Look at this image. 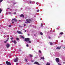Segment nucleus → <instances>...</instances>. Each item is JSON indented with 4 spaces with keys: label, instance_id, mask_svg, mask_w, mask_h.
<instances>
[{
    "label": "nucleus",
    "instance_id": "f257e3e1",
    "mask_svg": "<svg viewBox=\"0 0 65 65\" xmlns=\"http://www.w3.org/2000/svg\"><path fill=\"white\" fill-rule=\"evenodd\" d=\"M55 60L56 62L57 63H60V61H59V58H57L55 59Z\"/></svg>",
    "mask_w": 65,
    "mask_h": 65
},
{
    "label": "nucleus",
    "instance_id": "f03ea898",
    "mask_svg": "<svg viewBox=\"0 0 65 65\" xmlns=\"http://www.w3.org/2000/svg\"><path fill=\"white\" fill-rule=\"evenodd\" d=\"M18 61H19V59H18V57H16L15 59L14 60V62H17Z\"/></svg>",
    "mask_w": 65,
    "mask_h": 65
},
{
    "label": "nucleus",
    "instance_id": "7ed1b4c3",
    "mask_svg": "<svg viewBox=\"0 0 65 65\" xmlns=\"http://www.w3.org/2000/svg\"><path fill=\"white\" fill-rule=\"evenodd\" d=\"M29 40H30V39L28 38H26L24 39L25 41H27H27H29Z\"/></svg>",
    "mask_w": 65,
    "mask_h": 65
},
{
    "label": "nucleus",
    "instance_id": "20e7f679",
    "mask_svg": "<svg viewBox=\"0 0 65 65\" xmlns=\"http://www.w3.org/2000/svg\"><path fill=\"white\" fill-rule=\"evenodd\" d=\"M6 63L7 65H11V63H10L7 61H6Z\"/></svg>",
    "mask_w": 65,
    "mask_h": 65
},
{
    "label": "nucleus",
    "instance_id": "39448f33",
    "mask_svg": "<svg viewBox=\"0 0 65 65\" xmlns=\"http://www.w3.org/2000/svg\"><path fill=\"white\" fill-rule=\"evenodd\" d=\"M6 46L7 47V48H8V47H9L10 46V44H9L8 43H7L6 45Z\"/></svg>",
    "mask_w": 65,
    "mask_h": 65
},
{
    "label": "nucleus",
    "instance_id": "423d86ee",
    "mask_svg": "<svg viewBox=\"0 0 65 65\" xmlns=\"http://www.w3.org/2000/svg\"><path fill=\"white\" fill-rule=\"evenodd\" d=\"M34 64H37V65H39V63H38V62H37V61H36L34 63Z\"/></svg>",
    "mask_w": 65,
    "mask_h": 65
},
{
    "label": "nucleus",
    "instance_id": "0eeeda50",
    "mask_svg": "<svg viewBox=\"0 0 65 65\" xmlns=\"http://www.w3.org/2000/svg\"><path fill=\"white\" fill-rule=\"evenodd\" d=\"M20 17H22V18H24V15L22 14H21L20 15Z\"/></svg>",
    "mask_w": 65,
    "mask_h": 65
},
{
    "label": "nucleus",
    "instance_id": "6e6552de",
    "mask_svg": "<svg viewBox=\"0 0 65 65\" xmlns=\"http://www.w3.org/2000/svg\"><path fill=\"white\" fill-rule=\"evenodd\" d=\"M12 21H14V22H16L17 21V20L15 18L13 19H12Z\"/></svg>",
    "mask_w": 65,
    "mask_h": 65
},
{
    "label": "nucleus",
    "instance_id": "1a4fd4ad",
    "mask_svg": "<svg viewBox=\"0 0 65 65\" xmlns=\"http://www.w3.org/2000/svg\"><path fill=\"white\" fill-rule=\"evenodd\" d=\"M28 20L30 22H32V21H33V19L32 18H31L30 19H29Z\"/></svg>",
    "mask_w": 65,
    "mask_h": 65
},
{
    "label": "nucleus",
    "instance_id": "9d476101",
    "mask_svg": "<svg viewBox=\"0 0 65 65\" xmlns=\"http://www.w3.org/2000/svg\"><path fill=\"white\" fill-rule=\"evenodd\" d=\"M61 47H60L59 46H58L56 48V50H60Z\"/></svg>",
    "mask_w": 65,
    "mask_h": 65
},
{
    "label": "nucleus",
    "instance_id": "9b49d317",
    "mask_svg": "<svg viewBox=\"0 0 65 65\" xmlns=\"http://www.w3.org/2000/svg\"><path fill=\"white\" fill-rule=\"evenodd\" d=\"M12 42H14V44H16V43H17V41H15V40H14V41H12Z\"/></svg>",
    "mask_w": 65,
    "mask_h": 65
},
{
    "label": "nucleus",
    "instance_id": "f8f14e48",
    "mask_svg": "<svg viewBox=\"0 0 65 65\" xmlns=\"http://www.w3.org/2000/svg\"><path fill=\"white\" fill-rule=\"evenodd\" d=\"M26 21L27 22V23H30V21H29V20H28V19H26Z\"/></svg>",
    "mask_w": 65,
    "mask_h": 65
},
{
    "label": "nucleus",
    "instance_id": "ddd939ff",
    "mask_svg": "<svg viewBox=\"0 0 65 65\" xmlns=\"http://www.w3.org/2000/svg\"><path fill=\"white\" fill-rule=\"evenodd\" d=\"M46 65H51V63L50 62H47L46 63Z\"/></svg>",
    "mask_w": 65,
    "mask_h": 65
},
{
    "label": "nucleus",
    "instance_id": "4468645a",
    "mask_svg": "<svg viewBox=\"0 0 65 65\" xmlns=\"http://www.w3.org/2000/svg\"><path fill=\"white\" fill-rule=\"evenodd\" d=\"M17 32L18 33V34H21L22 33V32L21 31H19L18 30L17 31Z\"/></svg>",
    "mask_w": 65,
    "mask_h": 65
},
{
    "label": "nucleus",
    "instance_id": "2eb2a0df",
    "mask_svg": "<svg viewBox=\"0 0 65 65\" xmlns=\"http://www.w3.org/2000/svg\"><path fill=\"white\" fill-rule=\"evenodd\" d=\"M40 59H41L42 60H44V56H43L42 58V57H40Z\"/></svg>",
    "mask_w": 65,
    "mask_h": 65
},
{
    "label": "nucleus",
    "instance_id": "dca6fc26",
    "mask_svg": "<svg viewBox=\"0 0 65 65\" xmlns=\"http://www.w3.org/2000/svg\"><path fill=\"white\" fill-rule=\"evenodd\" d=\"M49 43L51 45H53V43H52V42H50Z\"/></svg>",
    "mask_w": 65,
    "mask_h": 65
},
{
    "label": "nucleus",
    "instance_id": "f3484780",
    "mask_svg": "<svg viewBox=\"0 0 65 65\" xmlns=\"http://www.w3.org/2000/svg\"><path fill=\"white\" fill-rule=\"evenodd\" d=\"M29 55L30 57H31V58L33 57V55L31 54H29Z\"/></svg>",
    "mask_w": 65,
    "mask_h": 65
},
{
    "label": "nucleus",
    "instance_id": "a211bd4d",
    "mask_svg": "<svg viewBox=\"0 0 65 65\" xmlns=\"http://www.w3.org/2000/svg\"><path fill=\"white\" fill-rule=\"evenodd\" d=\"M21 38H23V39H25V37L23 36H21Z\"/></svg>",
    "mask_w": 65,
    "mask_h": 65
},
{
    "label": "nucleus",
    "instance_id": "6ab92c4d",
    "mask_svg": "<svg viewBox=\"0 0 65 65\" xmlns=\"http://www.w3.org/2000/svg\"><path fill=\"white\" fill-rule=\"evenodd\" d=\"M26 62H27V61H28V60L27 59H26L25 58H24Z\"/></svg>",
    "mask_w": 65,
    "mask_h": 65
},
{
    "label": "nucleus",
    "instance_id": "aec40b11",
    "mask_svg": "<svg viewBox=\"0 0 65 65\" xmlns=\"http://www.w3.org/2000/svg\"><path fill=\"white\" fill-rule=\"evenodd\" d=\"M2 9L0 8V13H1V12H2Z\"/></svg>",
    "mask_w": 65,
    "mask_h": 65
},
{
    "label": "nucleus",
    "instance_id": "412c9836",
    "mask_svg": "<svg viewBox=\"0 0 65 65\" xmlns=\"http://www.w3.org/2000/svg\"><path fill=\"white\" fill-rule=\"evenodd\" d=\"M8 41V40H7L6 41H4V43H6V42H7V41Z\"/></svg>",
    "mask_w": 65,
    "mask_h": 65
},
{
    "label": "nucleus",
    "instance_id": "4be33fe9",
    "mask_svg": "<svg viewBox=\"0 0 65 65\" xmlns=\"http://www.w3.org/2000/svg\"><path fill=\"white\" fill-rule=\"evenodd\" d=\"M63 34V32H61L59 34H60V35H62V34Z\"/></svg>",
    "mask_w": 65,
    "mask_h": 65
},
{
    "label": "nucleus",
    "instance_id": "5701e85b",
    "mask_svg": "<svg viewBox=\"0 0 65 65\" xmlns=\"http://www.w3.org/2000/svg\"><path fill=\"white\" fill-rule=\"evenodd\" d=\"M40 35H43V33L41 32H40Z\"/></svg>",
    "mask_w": 65,
    "mask_h": 65
},
{
    "label": "nucleus",
    "instance_id": "b1692460",
    "mask_svg": "<svg viewBox=\"0 0 65 65\" xmlns=\"http://www.w3.org/2000/svg\"><path fill=\"white\" fill-rule=\"evenodd\" d=\"M28 42H29V43H31V41H28Z\"/></svg>",
    "mask_w": 65,
    "mask_h": 65
},
{
    "label": "nucleus",
    "instance_id": "393cba45",
    "mask_svg": "<svg viewBox=\"0 0 65 65\" xmlns=\"http://www.w3.org/2000/svg\"><path fill=\"white\" fill-rule=\"evenodd\" d=\"M16 40H17L18 41V40H20V39H19V38H16Z\"/></svg>",
    "mask_w": 65,
    "mask_h": 65
},
{
    "label": "nucleus",
    "instance_id": "a878e982",
    "mask_svg": "<svg viewBox=\"0 0 65 65\" xmlns=\"http://www.w3.org/2000/svg\"><path fill=\"white\" fill-rule=\"evenodd\" d=\"M26 46H27V47H29V45H28V44H27L26 45Z\"/></svg>",
    "mask_w": 65,
    "mask_h": 65
},
{
    "label": "nucleus",
    "instance_id": "bb28decb",
    "mask_svg": "<svg viewBox=\"0 0 65 65\" xmlns=\"http://www.w3.org/2000/svg\"><path fill=\"white\" fill-rule=\"evenodd\" d=\"M39 52L40 53H41V51L40 50L39 51Z\"/></svg>",
    "mask_w": 65,
    "mask_h": 65
},
{
    "label": "nucleus",
    "instance_id": "cd10ccee",
    "mask_svg": "<svg viewBox=\"0 0 65 65\" xmlns=\"http://www.w3.org/2000/svg\"><path fill=\"white\" fill-rule=\"evenodd\" d=\"M8 13H9V14H11V13H12L11 12H8Z\"/></svg>",
    "mask_w": 65,
    "mask_h": 65
},
{
    "label": "nucleus",
    "instance_id": "c85d7f7f",
    "mask_svg": "<svg viewBox=\"0 0 65 65\" xmlns=\"http://www.w3.org/2000/svg\"><path fill=\"white\" fill-rule=\"evenodd\" d=\"M24 26H26V24H24Z\"/></svg>",
    "mask_w": 65,
    "mask_h": 65
},
{
    "label": "nucleus",
    "instance_id": "c756f323",
    "mask_svg": "<svg viewBox=\"0 0 65 65\" xmlns=\"http://www.w3.org/2000/svg\"><path fill=\"white\" fill-rule=\"evenodd\" d=\"M19 27H20V28H22V27H23V26H21L20 25L19 26Z\"/></svg>",
    "mask_w": 65,
    "mask_h": 65
},
{
    "label": "nucleus",
    "instance_id": "7c9ffc66",
    "mask_svg": "<svg viewBox=\"0 0 65 65\" xmlns=\"http://www.w3.org/2000/svg\"><path fill=\"white\" fill-rule=\"evenodd\" d=\"M12 23L13 24H14V22L13 21H12Z\"/></svg>",
    "mask_w": 65,
    "mask_h": 65
},
{
    "label": "nucleus",
    "instance_id": "2f4dec72",
    "mask_svg": "<svg viewBox=\"0 0 65 65\" xmlns=\"http://www.w3.org/2000/svg\"><path fill=\"white\" fill-rule=\"evenodd\" d=\"M62 48L63 49L64 48V49H65V47H62Z\"/></svg>",
    "mask_w": 65,
    "mask_h": 65
},
{
    "label": "nucleus",
    "instance_id": "473e14b6",
    "mask_svg": "<svg viewBox=\"0 0 65 65\" xmlns=\"http://www.w3.org/2000/svg\"><path fill=\"white\" fill-rule=\"evenodd\" d=\"M58 65H61V64H60V63H58Z\"/></svg>",
    "mask_w": 65,
    "mask_h": 65
},
{
    "label": "nucleus",
    "instance_id": "72a5a7b5",
    "mask_svg": "<svg viewBox=\"0 0 65 65\" xmlns=\"http://www.w3.org/2000/svg\"><path fill=\"white\" fill-rule=\"evenodd\" d=\"M3 0H1L0 1V2H2L3 1Z\"/></svg>",
    "mask_w": 65,
    "mask_h": 65
},
{
    "label": "nucleus",
    "instance_id": "f704fd0d",
    "mask_svg": "<svg viewBox=\"0 0 65 65\" xmlns=\"http://www.w3.org/2000/svg\"><path fill=\"white\" fill-rule=\"evenodd\" d=\"M9 27H11V25H9Z\"/></svg>",
    "mask_w": 65,
    "mask_h": 65
},
{
    "label": "nucleus",
    "instance_id": "c9c22d12",
    "mask_svg": "<svg viewBox=\"0 0 65 65\" xmlns=\"http://www.w3.org/2000/svg\"><path fill=\"white\" fill-rule=\"evenodd\" d=\"M37 12H39V10H38L37 11Z\"/></svg>",
    "mask_w": 65,
    "mask_h": 65
},
{
    "label": "nucleus",
    "instance_id": "e433bc0d",
    "mask_svg": "<svg viewBox=\"0 0 65 65\" xmlns=\"http://www.w3.org/2000/svg\"><path fill=\"white\" fill-rule=\"evenodd\" d=\"M12 39H13V38H11V40H12Z\"/></svg>",
    "mask_w": 65,
    "mask_h": 65
},
{
    "label": "nucleus",
    "instance_id": "4c0bfd02",
    "mask_svg": "<svg viewBox=\"0 0 65 65\" xmlns=\"http://www.w3.org/2000/svg\"><path fill=\"white\" fill-rule=\"evenodd\" d=\"M29 2H30V4H31V1H30Z\"/></svg>",
    "mask_w": 65,
    "mask_h": 65
},
{
    "label": "nucleus",
    "instance_id": "58836bf2",
    "mask_svg": "<svg viewBox=\"0 0 65 65\" xmlns=\"http://www.w3.org/2000/svg\"><path fill=\"white\" fill-rule=\"evenodd\" d=\"M16 4V3H14L13 4V5H14L15 4Z\"/></svg>",
    "mask_w": 65,
    "mask_h": 65
},
{
    "label": "nucleus",
    "instance_id": "ea45409f",
    "mask_svg": "<svg viewBox=\"0 0 65 65\" xmlns=\"http://www.w3.org/2000/svg\"><path fill=\"white\" fill-rule=\"evenodd\" d=\"M14 14H16V12H14Z\"/></svg>",
    "mask_w": 65,
    "mask_h": 65
},
{
    "label": "nucleus",
    "instance_id": "a19ab883",
    "mask_svg": "<svg viewBox=\"0 0 65 65\" xmlns=\"http://www.w3.org/2000/svg\"><path fill=\"white\" fill-rule=\"evenodd\" d=\"M48 38L49 39H51V37H50L49 36L48 37Z\"/></svg>",
    "mask_w": 65,
    "mask_h": 65
},
{
    "label": "nucleus",
    "instance_id": "79ce46f5",
    "mask_svg": "<svg viewBox=\"0 0 65 65\" xmlns=\"http://www.w3.org/2000/svg\"><path fill=\"white\" fill-rule=\"evenodd\" d=\"M27 35L28 36H30V34H28Z\"/></svg>",
    "mask_w": 65,
    "mask_h": 65
},
{
    "label": "nucleus",
    "instance_id": "37998d69",
    "mask_svg": "<svg viewBox=\"0 0 65 65\" xmlns=\"http://www.w3.org/2000/svg\"><path fill=\"white\" fill-rule=\"evenodd\" d=\"M25 23H26V24H27V23L28 22H25Z\"/></svg>",
    "mask_w": 65,
    "mask_h": 65
},
{
    "label": "nucleus",
    "instance_id": "c03bdc74",
    "mask_svg": "<svg viewBox=\"0 0 65 65\" xmlns=\"http://www.w3.org/2000/svg\"><path fill=\"white\" fill-rule=\"evenodd\" d=\"M7 9H10V8H7Z\"/></svg>",
    "mask_w": 65,
    "mask_h": 65
},
{
    "label": "nucleus",
    "instance_id": "a18cd8bd",
    "mask_svg": "<svg viewBox=\"0 0 65 65\" xmlns=\"http://www.w3.org/2000/svg\"><path fill=\"white\" fill-rule=\"evenodd\" d=\"M25 32H26L27 31V30H25L24 31Z\"/></svg>",
    "mask_w": 65,
    "mask_h": 65
},
{
    "label": "nucleus",
    "instance_id": "49530a36",
    "mask_svg": "<svg viewBox=\"0 0 65 65\" xmlns=\"http://www.w3.org/2000/svg\"><path fill=\"white\" fill-rule=\"evenodd\" d=\"M7 40H8L9 39V38H7Z\"/></svg>",
    "mask_w": 65,
    "mask_h": 65
},
{
    "label": "nucleus",
    "instance_id": "de8ad7c7",
    "mask_svg": "<svg viewBox=\"0 0 65 65\" xmlns=\"http://www.w3.org/2000/svg\"><path fill=\"white\" fill-rule=\"evenodd\" d=\"M16 64L17 65H18V63H16Z\"/></svg>",
    "mask_w": 65,
    "mask_h": 65
},
{
    "label": "nucleus",
    "instance_id": "09e8293b",
    "mask_svg": "<svg viewBox=\"0 0 65 65\" xmlns=\"http://www.w3.org/2000/svg\"><path fill=\"white\" fill-rule=\"evenodd\" d=\"M19 22H21V21L20 20H19Z\"/></svg>",
    "mask_w": 65,
    "mask_h": 65
},
{
    "label": "nucleus",
    "instance_id": "8fccbe9b",
    "mask_svg": "<svg viewBox=\"0 0 65 65\" xmlns=\"http://www.w3.org/2000/svg\"><path fill=\"white\" fill-rule=\"evenodd\" d=\"M64 63H65V62H63V64H64Z\"/></svg>",
    "mask_w": 65,
    "mask_h": 65
},
{
    "label": "nucleus",
    "instance_id": "3c124183",
    "mask_svg": "<svg viewBox=\"0 0 65 65\" xmlns=\"http://www.w3.org/2000/svg\"><path fill=\"white\" fill-rule=\"evenodd\" d=\"M10 10H12V9H10Z\"/></svg>",
    "mask_w": 65,
    "mask_h": 65
},
{
    "label": "nucleus",
    "instance_id": "603ef678",
    "mask_svg": "<svg viewBox=\"0 0 65 65\" xmlns=\"http://www.w3.org/2000/svg\"><path fill=\"white\" fill-rule=\"evenodd\" d=\"M11 37H12V36H11Z\"/></svg>",
    "mask_w": 65,
    "mask_h": 65
},
{
    "label": "nucleus",
    "instance_id": "864d4df0",
    "mask_svg": "<svg viewBox=\"0 0 65 65\" xmlns=\"http://www.w3.org/2000/svg\"><path fill=\"white\" fill-rule=\"evenodd\" d=\"M32 62H33V61H32Z\"/></svg>",
    "mask_w": 65,
    "mask_h": 65
}]
</instances>
